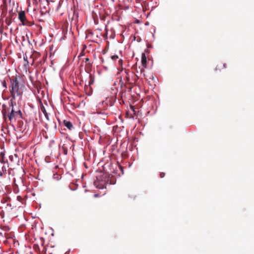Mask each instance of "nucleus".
I'll use <instances>...</instances> for the list:
<instances>
[{
  "label": "nucleus",
  "mask_w": 254,
  "mask_h": 254,
  "mask_svg": "<svg viewBox=\"0 0 254 254\" xmlns=\"http://www.w3.org/2000/svg\"><path fill=\"white\" fill-rule=\"evenodd\" d=\"M8 105V107H7L4 104L2 106V113L4 118L7 115L10 121L13 120H16L18 118H23L21 111L16 106V103L13 102L12 99L9 101Z\"/></svg>",
  "instance_id": "obj_1"
},
{
  "label": "nucleus",
  "mask_w": 254,
  "mask_h": 254,
  "mask_svg": "<svg viewBox=\"0 0 254 254\" xmlns=\"http://www.w3.org/2000/svg\"><path fill=\"white\" fill-rule=\"evenodd\" d=\"M11 85L10 92L12 97L11 99H15L16 97L20 96L23 91L25 86L20 76H13L10 78Z\"/></svg>",
  "instance_id": "obj_2"
},
{
  "label": "nucleus",
  "mask_w": 254,
  "mask_h": 254,
  "mask_svg": "<svg viewBox=\"0 0 254 254\" xmlns=\"http://www.w3.org/2000/svg\"><path fill=\"white\" fill-rule=\"evenodd\" d=\"M18 18L24 25H30L28 21L26 19L25 13L24 11H21L18 13Z\"/></svg>",
  "instance_id": "obj_3"
},
{
  "label": "nucleus",
  "mask_w": 254,
  "mask_h": 254,
  "mask_svg": "<svg viewBox=\"0 0 254 254\" xmlns=\"http://www.w3.org/2000/svg\"><path fill=\"white\" fill-rule=\"evenodd\" d=\"M9 198L7 197L6 195H4L2 196V197L1 199V202L4 205L5 204L6 206L11 207V205L9 202Z\"/></svg>",
  "instance_id": "obj_4"
},
{
  "label": "nucleus",
  "mask_w": 254,
  "mask_h": 254,
  "mask_svg": "<svg viewBox=\"0 0 254 254\" xmlns=\"http://www.w3.org/2000/svg\"><path fill=\"white\" fill-rule=\"evenodd\" d=\"M141 64L144 68H146L147 66L146 57L145 53H142L141 55Z\"/></svg>",
  "instance_id": "obj_5"
},
{
  "label": "nucleus",
  "mask_w": 254,
  "mask_h": 254,
  "mask_svg": "<svg viewBox=\"0 0 254 254\" xmlns=\"http://www.w3.org/2000/svg\"><path fill=\"white\" fill-rule=\"evenodd\" d=\"M63 123L64 124V125L68 129H69L70 130H71V129H72L74 128L72 123L70 122H69V121L64 120V122H63Z\"/></svg>",
  "instance_id": "obj_6"
},
{
  "label": "nucleus",
  "mask_w": 254,
  "mask_h": 254,
  "mask_svg": "<svg viewBox=\"0 0 254 254\" xmlns=\"http://www.w3.org/2000/svg\"><path fill=\"white\" fill-rule=\"evenodd\" d=\"M42 254H53V253L51 251V248L44 247L42 252Z\"/></svg>",
  "instance_id": "obj_7"
},
{
  "label": "nucleus",
  "mask_w": 254,
  "mask_h": 254,
  "mask_svg": "<svg viewBox=\"0 0 254 254\" xmlns=\"http://www.w3.org/2000/svg\"><path fill=\"white\" fill-rule=\"evenodd\" d=\"M40 109H41V111L44 114V115L46 117V118L48 120V114H47V113L46 112V109H45V107L44 106V105L42 104H41V105Z\"/></svg>",
  "instance_id": "obj_8"
},
{
  "label": "nucleus",
  "mask_w": 254,
  "mask_h": 254,
  "mask_svg": "<svg viewBox=\"0 0 254 254\" xmlns=\"http://www.w3.org/2000/svg\"><path fill=\"white\" fill-rule=\"evenodd\" d=\"M0 86H1V89L3 90L6 89V83L5 80L0 81Z\"/></svg>",
  "instance_id": "obj_9"
},
{
  "label": "nucleus",
  "mask_w": 254,
  "mask_h": 254,
  "mask_svg": "<svg viewBox=\"0 0 254 254\" xmlns=\"http://www.w3.org/2000/svg\"><path fill=\"white\" fill-rule=\"evenodd\" d=\"M85 63L86 64V66L89 68L92 66V64L91 63L90 59L88 58H85Z\"/></svg>",
  "instance_id": "obj_10"
},
{
  "label": "nucleus",
  "mask_w": 254,
  "mask_h": 254,
  "mask_svg": "<svg viewBox=\"0 0 254 254\" xmlns=\"http://www.w3.org/2000/svg\"><path fill=\"white\" fill-rule=\"evenodd\" d=\"M40 56V54L39 52H34L33 54L32 55V57L33 58V61L38 58Z\"/></svg>",
  "instance_id": "obj_11"
},
{
  "label": "nucleus",
  "mask_w": 254,
  "mask_h": 254,
  "mask_svg": "<svg viewBox=\"0 0 254 254\" xmlns=\"http://www.w3.org/2000/svg\"><path fill=\"white\" fill-rule=\"evenodd\" d=\"M94 185L96 187V188L99 189H103V185L99 184L98 181L94 182Z\"/></svg>",
  "instance_id": "obj_12"
},
{
  "label": "nucleus",
  "mask_w": 254,
  "mask_h": 254,
  "mask_svg": "<svg viewBox=\"0 0 254 254\" xmlns=\"http://www.w3.org/2000/svg\"><path fill=\"white\" fill-rule=\"evenodd\" d=\"M94 82V79L92 75H90V81L89 82V84L90 85L92 84Z\"/></svg>",
  "instance_id": "obj_13"
},
{
  "label": "nucleus",
  "mask_w": 254,
  "mask_h": 254,
  "mask_svg": "<svg viewBox=\"0 0 254 254\" xmlns=\"http://www.w3.org/2000/svg\"><path fill=\"white\" fill-rule=\"evenodd\" d=\"M111 59L113 60H116L117 59H119V57L117 55H114L111 57Z\"/></svg>",
  "instance_id": "obj_14"
},
{
  "label": "nucleus",
  "mask_w": 254,
  "mask_h": 254,
  "mask_svg": "<svg viewBox=\"0 0 254 254\" xmlns=\"http://www.w3.org/2000/svg\"><path fill=\"white\" fill-rule=\"evenodd\" d=\"M118 63H119V64L120 65H122V64H123V60L122 59H120L119 61H118Z\"/></svg>",
  "instance_id": "obj_15"
},
{
  "label": "nucleus",
  "mask_w": 254,
  "mask_h": 254,
  "mask_svg": "<svg viewBox=\"0 0 254 254\" xmlns=\"http://www.w3.org/2000/svg\"><path fill=\"white\" fill-rule=\"evenodd\" d=\"M40 240L41 241V246H44V240L43 238H41L40 239Z\"/></svg>",
  "instance_id": "obj_16"
},
{
  "label": "nucleus",
  "mask_w": 254,
  "mask_h": 254,
  "mask_svg": "<svg viewBox=\"0 0 254 254\" xmlns=\"http://www.w3.org/2000/svg\"><path fill=\"white\" fill-rule=\"evenodd\" d=\"M165 174L164 173H161L160 174V176L161 178H163L165 176Z\"/></svg>",
  "instance_id": "obj_17"
},
{
  "label": "nucleus",
  "mask_w": 254,
  "mask_h": 254,
  "mask_svg": "<svg viewBox=\"0 0 254 254\" xmlns=\"http://www.w3.org/2000/svg\"><path fill=\"white\" fill-rule=\"evenodd\" d=\"M223 67H224V68H226V64H223Z\"/></svg>",
  "instance_id": "obj_18"
},
{
  "label": "nucleus",
  "mask_w": 254,
  "mask_h": 254,
  "mask_svg": "<svg viewBox=\"0 0 254 254\" xmlns=\"http://www.w3.org/2000/svg\"><path fill=\"white\" fill-rule=\"evenodd\" d=\"M0 155H2V157H3V154L2 152L0 153Z\"/></svg>",
  "instance_id": "obj_19"
}]
</instances>
